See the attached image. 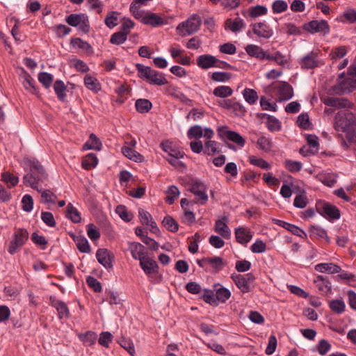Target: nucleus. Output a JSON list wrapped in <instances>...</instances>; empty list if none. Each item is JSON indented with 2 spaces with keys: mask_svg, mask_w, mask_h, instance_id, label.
I'll list each match as a JSON object with an SVG mask.
<instances>
[{
  "mask_svg": "<svg viewBox=\"0 0 356 356\" xmlns=\"http://www.w3.org/2000/svg\"><path fill=\"white\" fill-rule=\"evenodd\" d=\"M26 163L29 167L30 172L23 177V182L26 186L41 192L38 188L39 182H43L47 179L46 174L43 167L38 161L27 159Z\"/></svg>",
  "mask_w": 356,
  "mask_h": 356,
  "instance_id": "nucleus-1",
  "label": "nucleus"
},
{
  "mask_svg": "<svg viewBox=\"0 0 356 356\" xmlns=\"http://www.w3.org/2000/svg\"><path fill=\"white\" fill-rule=\"evenodd\" d=\"M334 128L337 131L347 134L350 138L356 131V117L348 110L339 111L334 118Z\"/></svg>",
  "mask_w": 356,
  "mask_h": 356,
  "instance_id": "nucleus-2",
  "label": "nucleus"
},
{
  "mask_svg": "<svg viewBox=\"0 0 356 356\" xmlns=\"http://www.w3.org/2000/svg\"><path fill=\"white\" fill-rule=\"evenodd\" d=\"M136 67L138 76L141 79H146L150 84L163 86L168 83L162 73L152 69L150 67L145 66L142 64H136Z\"/></svg>",
  "mask_w": 356,
  "mask_h": 356,
  "instance_id": "nucleus-3",
  "label": "nucleus"
},
{
  "mask_svg": "<svg viewBox=\"0 0 356 356\" xmlns=\"http://www.w3.org/2000/svg\"><path fill=\"white\" fill-rule=\"evenodd\" d=\"M201 24L200 17L194 14L185 22L180 23L177 27V31L183 36L192 35L199 31Z\"/></svg>",
  "mask_w": 356,
  "mask_h": 356,
  "instance_id": "nucleus-4",
  "label": "nucleus"
},
{
  "mask_svg": "<svg viewBox=\"0 0 356 356\" xmlns=\"http://www.w3.org/2000/svg\"><path fill=\"white\" fill-rule=\"evenodd\" d=\"M356 90V79L353 76L344 78V73L338 77V84L333 86L332 90L337 95L350 92Z\"/></svg>",
  "mask_w": 356,
  "mask_h": 356,
  "instance_id": "nucleus-5",
  "label": "nucleus"
},
{
  "mask_svg": "<svg viewBox=\"0 0 356 356\" xmlns=\"http://www.w3.org/2000/svg\"><path fill=\"white\" fill-rule=\"evenodd\" d=\"M29 233L25 229H17L14 234L13 239L10 242L8 252L10 254H14L18 250L24 245L28 240Z\"/></svg>",
  "mask_w": 356,
  "mask_h": 356,
  "instance_id": "nucleus-6",
  "label": "nucleus"
},
{
  "mask_svg": "<svg viewBox=\"0 0 356 356\" xmlns=\"http://www.w3.org/2000/svg\"><path fill=\"white\" fill-rule=\"evenodd\" d=\"M231 278L243 293H248L251 290L252 284L255 280L254 275L251 273L245 275L234 273Z\"/></svg>",
  "mask_w": 356,
  "mask_h": 356,
  "instance_id": "nucleus-7",
  "label": "nucleus"
},
{
  "mask_svg": "<svg viewBox=\"0 0 356 356\" xmlns=\"http://www.w3.org/2000/svg\"><path fill=\"white\" fill-rule=\"evenodd\" d=\"M303 29L312 34L320 33L323 35L330 33V28L326 20H312L304 24Z\"/></svg>",
  "mask_w": 356,
  "mask_h": 356,
  "instance_id": "nucleus-8",
  "label": "nucleus"
},
{
  "mask_svg": "<svg viewBox=\"0 0 356 356\" xmlns=\"http://www.w3.org/2000/svg\"><path fill=\"white\" fill-rule=\"evenodd\" d=\"M218 134L222 139H227L241 147L245 145V139L238 133L228 130L227 127H219L218 129Z\"/></svg>",
  "mask_w": 356,
  "mask_h": 356,
  "instance_id": "nucleus-9",
  "label": "nucleus"
},
{
  "mask_svg": "<svg viewBox=\"0 0 356 356\" xmlns=\"http://www.w3.org/2000/svg\"><path fill=\"white\" fill-rule=\"evenodd\" d=\"M189 191L198 198V202L202 204H206L208 201L209 197L206 193L207 186L202 181L197 179L192 180Z\"/></svg>",
  "mask_w": 356,
  "mask_h": 356,
  "instance_id": "nucleus-10",
  "label": "nucleus"
},
{
  "mask_svg": "<svg viewBox=\"0 0 356 356\" xmlns=\"http://www.w3.org/2000/svg\"><path fill=\"white\" fill-rule=\"evenodd\" d=\"M19 78L22 80L23 86L26 90L38 97L40 96L38 88L35 85V81L24 69L22 70Z\"/></svg>",
  "mask_w": 356,
  "mask_h": 356,
  "instance_id": "nucleus-11",
  "label": "nucleus"
},
{
  "mask_svg": "<svg viewBox=\"0 0 356 356\" xmlns=\"http://www.w3.org/2000/svg\"><path fill=\"white\" fill-rule=\"evenodd\" d=\"M318 54L316 51H311L304 56L299 63L302 69H314L318 66Z\"/></svg>",
  "mask_w": 356,
  "mask_h": 356,
  "instance_id": "nucleus-12",
  "label": "nucleus"
},
{
  "mask_svg": "<svg viewBox=\"0 0 356 356\" xmlns=\"http://www.w3.org/2000/svg\"><path fill=\"white\" fill-rule=\"evenodd\" d=\"M252 32L259 38L268 39L273 34V31L270 27L264 22L254 23L252 24Z\"/></svg>",
  "mask_w": 356,
  "mask_h": 356,
  "instance_id": "nucleus-13",
  "label": "nucleus"
},
{
  "mask_svg": "<svg viewBox=\"0 0 356 356\" xmlns=\"http://www.w3.org/2000/svg\"><path fill=\"white\" fill-rule=\"evenodd\" d=\"M219 60L210 54L200 55L197 58V65L202 69H209L213 67H220L217 63Z\"/></svg>",
  "mask_w": 356,
  "mask_h": 356,
  "instance_id": "nucleus-14",
  "label": "nucleus"
},
{
  "mask_svg": "<svg viewBox=\"0 0 356 356\" xmlns=\"http://www.w3.org/2000/svg\"><path fill=\"white\" fill-rule=\"evenodd\" d=\"M128 250L131 252L132 257L136 260L140 261L147 254L145 246L138 242H129Z\"/></svg>",
  "mask_w": 356,
  "mask_h": 356,
  "instance_id": "nucleus-15",
  "label": "nucleus"
},
{
  "mask_svg": "<svg viewBox=\"0 0 356 356\" xmlns=\"http://www.w3.org/2000/svg\"><path fill=\"white\" fill-rule=\"evenodd\" d=\"M140 266L147 275H151L158 271V264L156 262L147 254L140 261Z\"/></svg>",
  "mask_w": 356,
  "mask_h": 356,
  "instance_id": "nucleus-16",
  "label": "nucleus"
},
{
  "mask_svg": "<svg viewBox=\"0 0 356 356\" xmlns=\"http://www.w3.org/2000/svg\"><path fill=\"white\" fill-rule=\"evenodd\" d=\"M323 103L328 106L341 108H351L352 103L345 98L325 97L323 99Z\"/></svg>",
  "mask_w": 356,
  "mask_h": 356,
  "instance_id": "nucleus-17",
  "label": "nucleus"
},
{
  "mask_svg": "<svg viewBox=\"0 0 356 356\" xmlns=\"http://www.w3.org/2000/svg\"><path fill=\"white\" fill-rule=\"evenodd\" d=\"M275 88L278 91L280 101L289 100L293 97V88L286 82L279 83Z\"/></svg>",
  "mask_w": 356,
  "mask_h": 356,
  "instance_id": "nucleus-18",
  "label": "nucleus"
},
{
  "mask_svg": "<svg viewBox=\"0 0 356 356\" xmlns=\"http://www.w3.org/2000/svg\"><path fill=\"white\" fill-rule=\"evenodd\" d=\"M138 213L140 220L143 225L149 226L153 233H156L159 231L156 223L153 220L151 214L148 211L139 209Z\"/></svg>",
  "mask_w": 356,
  "mask_h": 356,
  "instance_id": "nucleus-19",
  "label": "nucleus"
},
{
  "mask_svg": "<svg viewBox=\"0 0 356 356\" xmlns=\"http://www.w3.org/2000/svg\"><path fill=\"white\" fill-rule=\"evenodd\" d=\"M245 26V23L243 19L236 17L234 19H227L225 22V29L231 31L233 33L241 31Z\"/></svg>",
  "mask_w": 356,
  "mask_h": 356,
  "instance_id": "nucleus-20",
  "label": "nucleus"
},
{
  "mask_svg": "<svg viewBox=\"0 0 356 356\" xmlns=\"http://www.w3.org/2000/svg\"><path fill=\"white\" fill-rule=\"evenodd\" d=\"M96 257L97 261L106 268H112V258L110 252L107 249H99Z\"/></svg>",
  "mask_w": 356,
  "mask_h": 356,
  "instance_id": "nucleus-21",
  "label": "nucleus"
},
{
  "mask_svg": "<svg viewBox=\"0 0 356 356\" xmlns=\"http://www.w3.org/2000/svg\"><path fill=\"white\" fill-rule=\"evenodd\" d=\"M318 289L325 295H328L331 293L332 286L330 282L323 275H318L314 280Z\"/></svg>",
  "mask_w": 356,
  "mask_h": 356,
  "instance_id": "nucleus-22",
  "label": "nucleus"
},
{
  "mask_svg": "<svg viewBox=\"0 0 356 356\" xmlns=\"http://www.w3.org/2000/svg\"><path fill=\"white\" fill-rule=\"evenodd\" d=\"M142 23L156 27L164 24L165 22L156 13H152L145 15L144 17L142 19Z\"/></svg>",
  "mask_w": 356,
  "mask_h": 356,
  "instance_id": "nucleus-23",
  "label": "nucleus"
},
{
  "mask_svg": "<svg viewBox=\"0 0 356 356\" xmlns=\"http://www.w3.org/2000/svg\"><path fill=\"white\" fill-rule=\"evenodd\" d=\"M235 236L239 243L247 244L251 240L252 235L249 229L239 227L235 229Z\"/></svg>",
  "mask_w": 356,
  "mask_h": 356,
  "instance_id": "nucleus-24",
  "label": "nucleus"
},
{
  "mask_svg": "<svg viewBox=\"0 0 356 356\" xmlns=\"http://www.w3.org/2000/svg\"><path fill=\"white\" fill-rule=\"evenodd\" d=\"M51 305L56 309L58 313V316L60 318H68L70 316V312L66 304L61 301L54 298H51Z\"/></svg>",
  "mask_w": 356,
  "mask_h": 356,
  "instance_id": "nucleus-25",
  "label": "nucleus"
},
{
  "mask_svg": "<svg viewBox=\"0 0 356 356\" xmlns=\"http://www.w3.org/2000/svg\"><path fill=\"white\" fill-rule=\"evenodd\" d=\"M321 214L326 216L331 219H339L340 218V211L339 209L329 203H323Z\"/></svg>",
  "mask_w": 356,
  "mask_h": 356,
  "instance_id": "nucleus-26",
  "label": "nucleus"
},
{
  "mask_svg": "<svg viewBox=\"0 0 356 356\" xmlns=\"http://www.w3.org/2000/svg\"><path fill=\"white\" fill-rule=\"evenodd\" d=\"M161 149L168 154L170 156H184V153L177 149L173 145L172 143L169 140H164L160 144Z\"/></svg>",
  "mask_w": 356,
  "mask_h": 356,
  "instance_id": "nucleus-27",
  "label": "nucleus"
},
{
  "mask_svg": "<svg viewBox=\"0 0 356 356\" xmlns=\"http://www.w3.org/2000/svg\"><path fill=\"white\" fill-rule=\"evenodd\" d=\"M315 270L320 273L328 272L334 274L339 273L341 268L339 266L332 263H321L315 266Z\"/></svg>",
  "mask_w": 356,
  "mask_h": 356,
  "instance_id": "nucleus-28",
  "label": "nucleus"
},
{
  "mask_svg": "<svg viewBox=\"0 0 356 356\" xmlns=\"http://www.w3.org/2000/svg\"><path fill=\"white\" fill-rule=\"evenodd\" d=\"M245 49L250 56L264 60L265 51L261 47L256 44H248Z\"/></svg>",
  "mask_w": 356,
  "mask_h": 356,
  "instance_id": "nucleus-29",
  "label": "nucleus"
},
{
  "mask_svg": "<svg viewBox=\"0 0 356 356\" xmlns=\"http://www.w3.org/2000/svg\"><path fill=\"white\" fill-rule=\"evenodd\" d=\"M79 339L85 346H92L96 343L97 335L95 332L88 331L78 334Z\"/></svg>",
  "mask_w": 356,
  "mask_h": 356,
  "instance_id": "nucleus-30",
  "label": "nucleus"
},
{
  "mask_svg": "<svg viewBox=\"0 0 356 356\" xmlns=\"http://www.w3.org/2000/svg\"><path fill=\"white\" fill-rule=\"evenodd\" d=\"M309 233L311 237L318 239H325L327 243L330 242V239L327 235V232L325 229L321 227L311 225L309 229Z\"/></svg>",
  "mask_w": 356,
  "mask_h": 356,
  "instance_id": "nucleus-31",
  "label": "nucleus"
},
{
  "mask_svg": "<svg viewBox=\"0 0 356 356\" xmlns=\"http://www.w3.org/2000/svg\"><path fill=\"white\" fill-rule=\"evenodd\" d=\"M122 153L128 159L136 162H141L144 160V157L140 153L133 149L130 147H122Z\"/></svg>",
  "mask_w": 356,
  "mask_h": 356,
  "instance_id": "nucleus-32",
  "label": "nucleus"
},
{
  "mask_svg": "<svg viewBox=\"0 0 356 356\" xmlns=\"http://www.w3.org/2000/svg\"><path fill=\"white\" fill-rule=\"evenodd\" d=\"M215 231L225 238L230 237V229L227 224L221 220H218L216 222Z\"/></svg>",
  "mask_w": 356,
  "mask_h": 356,
  "instance_id": "nucleus-33",
  "label": "nucleus"
},
{
  "mask_svg": "<svg viewBox=\"0 0 356 356\" xmlns=\"http://www.w3.org/2000/svg\"><path fill=\"white\" fill-rule=\"evenodd\" d=\"M78 250L84 253H89L90 252V246L87 238L82 236H77L74 238Z\"/></svg>",
  "mask_w": 356,
  "mask_h": 356,
  "instance_id": "nucleus-34",
  "label": "nucleus"
},
{
  "mask_svg": "<svg viewBox=\"0 0 356 356\" xmlns=\"http://www.w3.org/2000/svg\"><path fill=\"white\" fill-rule=\"evenodd\" d=\"M84 20L86 21V15L83 13L70 14L65 19L66 22L72 26H77Z\"/></svg>",
  "mask_w": 356,
  "mask_h": 356,
  "instance_id": "nucleus-35",
  "label": "nucleus"
},
{
  "mask_svg": "<svg viewBox=\"0 0 356 356\" xmlns=\"http://www.w3.org/2000/svg\"><path fill=\"white\" fill-rule=\"evenodd\" d=\"M84 83L86 87L90 90L98 92L101 89L99 81L90 75L88 74L85 76Z\"/></svg>",
  "mask_w": 356,
  "mask_h": 356,
  "instance_id": "nucleus-36",
  "label": "nucleus"
},
{
  "mask_svg": "<svg viewBox=\"0 0 356 356\" xmlns=\"http://www.w3.org/2000/svg\"><path fill=\"white\" fill-rule=\"evenodd\" d=\"M274 221L277 225L284 227V229L290 231L291 233L297 236H300L301 234L304 233V232L300 228L294 225L277 219L274 220Z\"/></svg>",
  "mask_w": 356,
  "mask_h": 356,
  "instance_id": "nucleus-37",
  "label": "nucleus"
},
{
  "mask_svg": "<svg viewBox=\"0 0 356 356\" xmlns=\"http://www.w3.org/2000/svg\"><path fill=\"white\" fill-rule=\"evenodd\" d=\"M233 93V90L228 86H220L214 88L213 94L220 98L230 97Z\"/></svg>",
  "mask_w": 356,
  "mask_h": 356,
  "instance_id": "nucleus-38",
  "label": "nucleus"
},
{
  "mask_svg": "<svg viewBox=\"0 0 356 356\" xmlns=\"http://www.w3.org/2000/svg\"><path fill=\"white\" fill-rule=\"evenodd\" d=\"M98 163V159L93 153L88 154L82 161V167L86 170L95 168Z\"/></svg>",
  "mask_w": 356,
  "mask_h": 356,
  "instance_id": "nucleus-39",
  "label": "nucleus"
},
{
  "mask_svg": "<svg viewBox=\"0 0 356 356\" xmlns=\"http://www.w3.org/2000/svg\"><path fill=\"white\" fill-rule=\"evenodd\" d=\"M102 147V143L99 140V138L96 136L95 134H91L90 135V139L88 142H86L83 147L86 149H96L100 150Z\"/></svg>",
  "mask_w": 356,
  "mask_h": 356,
  "instance_id": "nucleus-40",
  "label": "nucleus"
},
{
  "mask_svg": "<svg viewBox=\"0 0 356 356\" xmlns=\"http://www.w3.org/2000/svg\"><path fill=\"white\" fill-rule=\"evenodd\" d=\"M135 106L139 113H145L152 108V104L147 99H139L136 100Z\"/></svg>",
  "mask_w": 356,
  "mask_h": 356,
  "instance_id": "nucleus-41",
  "label": "nucleus"
},
{
  "mask_svg": "<svg viewBox=\"0 0 356 356\" xmlns=\"http://www.w3.org/2000/svg\"><path fill=\"white\" fill-rule=\"evenodd\" d=\"M1 181L7 184L9 188H11L18 184L19 178L17 176L13 175L9 172H5L1 175Z\"/></svg>",
  "mask_w": 356,
  "mask_h": 356,
  "instance_id": "nucleus-42",
  "label": "nucleus"
},
{
  "mask_svg": "<svg viewBox=\"0 0 356 356\" xmlns=\"http://www.w3.org/2000/svg\"><path fill=\"white\" fill-rule=\"evenodd\" d=\"M66 216L75 223L79 222L81 220L79 212L71 203L67 206Z\"/></svg>",
  "mask_w": 356,
  "mask_h": 356,
  "instance_id": "nucleus-43",
  "label": "nucleus"
},
{
  "mask_svg": "<svg viewBox=\"0 0 356 356\" xmlns=\"http://www.w3.org/2000/svg\"><path fill=\"white\" fill-rule=\"evenodd\" d=\"M66 86L65 83L60 81L57 80L55 81L54 85V89L55 90L56 94L58 96V98L60 101H64L66 97L65 90H66Z\"/></svg>",
  "mask_w": 356,
  "mask_h": 356,
  "instance_id": "nucleus-44",
  "label": "nucleus"
},
{
  "mask_svg": "<svg viewBox=\"0 0 356 356\" xmlns=\"http://www.w3.org/2000/svg\"><path fill=\"white\" fill-rule=\"evenodd\" d=\"M162 224L170 232H176L179 229L178 223L170 216H165L162 221Z\"/></svg>",
  "mask_w": 356,
  "mask_h": 356,
  "instance_id": "nucleus-45",
  "label": "nucleus"
},
{
  "mask_svg": "<svg viewBox=\"0 0 356 356\" xmlns=\"http://www.w3.org/2000/svg\"><path fill=\"white\" fill-rule=\"evenodd\" d=\"M242 94L245 100L250 104H255L259 98L257 92L253 89L245 88Z\"/></svg>",
  "mask_w": 356,
  "mask_h": 356,
  "instance_id": "nucleus-46",
  "label": "nucleus"
},
{
  "mask_svg": "<svg viewBox=\"0 0 356 356\" xmlns=\"http://www.w3.org/2000/svg\"><path fill=\"white\" fill-rule=\"evenodd\" d=\"M118 343L131 356L136 355L135 348L132 340L122 337L119 340Z\"/></svg>",
  "mask_w": 356,
  "mask_h": 356,
  "instance_id": "nucleus-47",
  "label": "nucleus"
},
{
  "mask_svg": "<svg viewBox=\"0 0 356 356\" xmlns=\"http://www.w3.org/2000/svg\"><path fill=\"white\" fill-rule=\"evenodd\" d=\"M268 9L264 6H256L250 7L248 10L249 15L251 17L256 18L267 13Z\"/></svg>",
  "mask_w": 356,
  "mask_h": 356,
  "instance_id": "nucleus-48",
  "label": "nucleus"
},
{
  "mask_svg": "<svg viewBox=\"0 0 356 356\" xmlns=\"http://www.w3.org/2000/svg\"><path fill=\"white\" fill-rule=\"evenodd\" d=\"M218 302H225L231 296L230 291L225 287H220L216 291Z\"/></svg>",
  "mask_w": 356,
  "mask_h": 356,
  "instance_id": "nucleus-49",
  "label": "nucleus"
},
{
  "mask_svg": "<svg viewBox=\"0 0 356 356\" xmlns=\"http://www.w3.org/2000/svg\"><path fill=\"white\" fill-rule=\"evenodd\" d=\"M127 32L119 31L111 35L110 42L114 44H121L127 40Z\"/></svg>",
  "mask_w": 356,
  "mask_h": 356,
  "instance_id": "nucleus-50",
  "label": "nucleus"
},
{
  "mask_svg": "<svg viewBox=\"0 0 356 356\" xmlns=\"http://www.w3.org/2000/svg\"><path fill=\"white\" fill-rule=\"evenodd\" d=\"M267 127L270 131H277L281 129V122L276 118L267 115Z\"/></svg>",
  "mask_w": 356,
  "mask_h": 356,
  "instance_id": "nucleus-51",
  "label": "nucleus"
},
{
  "mask_svg": "<svg viewBox=\"0 0 356 356\" xmlns=\"http://www.w3.org/2000/svg\"><path fill=\"white\" fill-rule=\"evenodd\" d=\"M207 261L216 272L220 271L224 266L223 260L220 257H207Z\"/></svg>",
  "mask_w": 356,
  "mask_h": 356,
  "instance_id": "nucleus-52",
  "label": "nucleus"
},
{
  "mask_svg": "<svg viewBox=\"0 0 356 356\" xmlns=\"http://www.w3.org/2000/svg\"><path fill=\"white\" fill-rule=\"evenodd\" d=\"M187 135L190 139H199L203 136V129L200 125L193 126L188 130Z\"/></svg>",
  "mask_w": 356,
  "mask_h": 356,
  "instance_id": "nucleus-53",
  "label": "nucleus"
},
{
  "mask_svg": "<svg viewBox=\"0 0 356 356\" xmlns=\"http://www.w3.org/2000/svg\"><path fill=\"white\" fill-rule=\"evenodd\" d=\"M284 166L289 172L294 173L301 170L302 164L299 161L286 160Z\"/></svg>",
  "mask_w": 356,
  "mask_h": 356,
  "instance_id": "nucleus-54",
  "label": "nucleus"
},
{
  "mask_svg": "<svg viewBox=\"0 0 356 356\" xmlns=\"http://www.w3.org/2000/svg\"><path fill=\"white\" fill-rule=\"evenodd\" d=\"M38 81L44 88H49L53 82V76L47 72H40L38 74Z\"/></svg>",
  "mask_w": 356,
  "mask_h": 356,
  "instance_id": "nucleus-55",
  "label": "nucleus"
},
{
  "mask_svg": "<svg viewBox=\"0 0 356 356\" xmlns=\"http://www.w3.org/2000/svg\"><path fill=\"white\" fill-rule=\"evenodd\" d=\"M308 204V199L305 195V191H302V193L298 195L293 202V205L299 209L305 208Z\"/></svg>",
  "mask_w": 356,
  "mask_h": 356,
  "instance_id": "nucleus-56",
  "label": "nucleus"
},
{
  "mask_svg": "<svg viewBox=\"0 0 356 356\" xmlns=\"http://www.w3.org/2000/svg\"><path fill=\"white\" fill-rule=\"evenodd\" d=\"M167 193L168 195L165 198V201L169 204H172L175 202V198L179 196V191L177 186H171L168 188Z\"/></svg>",
  "mask_w": 356,
  "mask_h": 356,
  "instance_id": "nucleus-57",
  "label": "nucleus"
},
{
  "mask_svg": "<svg viewBox=\"0 0 356 356\" xmlns=\"http://www.w3.org/2000/svg\"><path fill=\"white\" fill-rule=\"evenodd\" d=\"M113 338V337L111 332H102L99 335L98 342L101 346L108 348L109 346V343L112 341Z\"/></svg>",
  "mask_w": 356,
  "mask_h": 356,
  "instance_id": "nucleus-58",
  "label": "nucleus"
},
{
  "mask_svg": "<svg viewBox=\"0 0 356 356\" xmlns=\"http://www.w3.org/2000/svg\"><path fill=\"white\" fill-rule=\"evenodd\" d=\"M288 8L287 3L284 0H276L273 3L272 9L274 13H281Z\"/></svg>",
  "mask_w": 356,
  "mask_h": 356,
  "instance_id": "nucleus-59",
  "label": "nucleus"
},
{
  "mask_svg": "<svg viewBox=\"0 0 356 356\" xmlns=\"http://www.w3.org/2000/svg\"><path fill=\"white\" fill-rule=\"evenodd\" d=\"M118 13L114 11L108 13L104 22L108 28L112 29L118 24Z\"/></svg>",
  "mask_w": 356,
  "mask_h": 356,
  "instance_id": "nucleus-60",
  "label": "nucleus"
},
{
  "mask_svg": "<svg viewBox=\"0 0 356 356\" xmlns=\"http://www.w3.org/2000/svg\"><path fill=\"white\" fill-rule=\"evenodd\" d=\"M250 163L255 166H258L262 169H268L270 168L269 163L261 158H257L255 156H249Z\"/></svg>",
  "mask_w": 356,
  "mask_h": 356,
  "instance_id": "nucleus-61",
  "label": "nucleus"
},
{
  "mask_svg": "<svg viewBox=\"0 0 356 356\" xmlns=\"http://www.w3.org/2000/svg\"><path fill=\"white\" fill-rule=\"evenodd\" d=\"M330 309L335 313L341 314L345 310V304L340 300H334L330 302Z\"/></svg>",
  "mask_w": 356,
  "mask_h": 356,
  "instance_id": "nucleus-62",
  "label": "nucleus"
},
{
  "mask_svg": "<svg viewBox=\"0 0 356 356\" xmlns=\"http://www.w3.org/2000/svg\"><path fill=\"white\" fill-rule=\"evenodd\" d=\"M115 211L124 221L129 222L132 219V216L129 213L127 209L124 205H118L116 207Z\"/></svg>",
  "mask_w": 356,
  "mask_h": 356,
  "instance_id": "nucleus-63",
  "label": "nucleus"
},
{
  "mask_svg": "<svg viewBox=\"0 0 356 356\" xmlns=\"http://www.w3.org/2000/svg\"><path fill=\"white\" fill-rule=\"evenodd\" d=\"M218 152L217 143L214 140H209L204 144V153L212 156Z\"/></svg>",
  "mask_w": 356,
  "mask_h": 356,
  "instance_id": "nucleus-64",
  "label": "nucleus"
}]
</instances>
